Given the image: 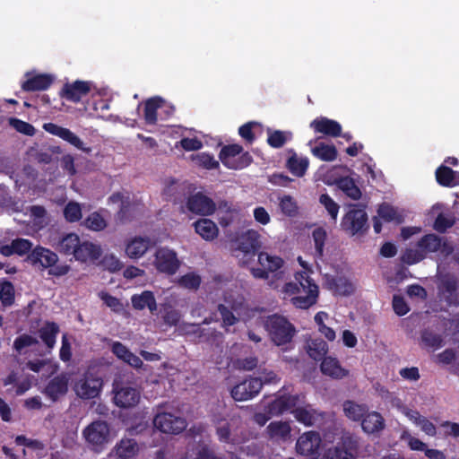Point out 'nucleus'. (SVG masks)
<instances>
[{"label": "nucleus", "mask_w": 459, "mask_h": 459, "mask_svg": "<svg viewBox=\"0 0 459 459\" xmlns=\"http://www.w3.org/2000/svg\"><path fill=\"white\" fill-rule=\"evenodd\" d=\"M294 280V281L285 283L283 291L289 296L299 292H306V295L292 297L290 299L291 304L301 309L311 307L317 301L318 286L306 271L297 272Z\"/></svg>", "instance_id": "obj_1"}, {"label": "nucleus", "mask_w": 459, "mask_h": 459, "mask_svg": "<svg viewBox=\"0 0 459 459\" xmlns=\"http://www.w3.org/2000/svg\"><path fill=\"white\" fill-rule=\"evenodd\" d=\"M25 262L41 271L48 269L50 276L61 277L66 275L71 267L66 264H57L58 255L49 248L36 246L25 258Z\"/></svg>", "instance_id": "obj_2"}, {"label": "nucleus", "mask_w": 459, "mask_h": 459, "mask_svg": "<svg viewBox=\"0 0 459 459\" xmlns=\"http://www.w3.org/2000/svg\"><path fill=\"white\" fill-rule=\"evenodd\" d=\"M261 322L270 340L277 346L290 343L296 333L294 325L284 316L269 315L261 317Z\"/></svg>", "instance_id": "obj_3"}, {"label": "nucleus", "mask_w": 459, "mask_h": 459, "mask_svg": "<svg viewBox=\"0 0 459 459\" xmlns=\"http://www.w3.org/2000/svg\"><path fill=\"white\" fill-rule=\"evenodd\" d=\"M359 448V437L351 432H342L337 442L325 450L324 459H357Z\"/></svg>", "instance_id": "obj_4"}, {"label": "nucleus", "mask_w": 459, "mask_h": 459, "mask_svg": "<svg viewBox=\"0 0 459 459\" xmlns=\"http://www.w3.org/2000/svg\"><path fill=\"white\" fill-rule=\"evenodd\" d=\"M368 220L365 209L359 207L358 204H351L342 219L341 229L351 236L363 235L369 228Z\"/></svg>", "instance_id": "obj_5"}, {"label": "nucleus", "mask_w": 459, "mask_h": 459, "mask_svg": "<svg viewBox=\"0 0 459 459\" xmlns=\"http://www.w3.org/2000/svg\"><path fill=\"white\" fill-rule=\"evenodd\" d=\"M219 158L221 163L230 169H242L253 161L252 156L243 152V147L239 144H228L221 148Z\"/></svg>", "instance_id": "obj_6"}, {"label": "nucleus", "mask_w": 459, "mask_h": 459, "mask_svg": "<svg viewBox=\"0 0 459 459\" xmlns=\"http://www.w3.org/2000/svg\"><path fill=\"white\" fill-rule=\"evenodd\" d=\"M103 385V379L97 371L89 369L75 384V392L82 399H93L99 396Z\"/></svg>", "instance_id": "obj_7"}, {"label": "nucleus", "mask_w": 459, "mask_h": 459, "mask_svg": "<svg viewBox=\"0 0 459 459\" xmlns=\"http://www.w3.org/2000/svg\"><path fill=\"white\" fill-rule=\"evenodd\" d=\"M109 426L104 420L91 422L83 430V437L96 452L102 451L109 440Z\"/></svg>", "instance_id": "obj_8"}, {"label": "nucleus", "mask_w": 459, "mask_h": 459, "mask_svg": "<svg viewBox=\"0 0 459 459\" xmlns=\"http://www.w3.org/2000/svg\"><path fill=\"white\" fill-rule=\"evenodd\" d=\"M420 248L425 257L429 254L440 252L444 256L447 257L454 252L453 245L446 238L440 237L435 233H429L422 236L416 244Z\"/></svg>", "instance_id": "obj_9"}, {"label": "nucleus", "mask_w": 459, "mask_h": 459, "mask_svg": "<svg viewBox=\"0 0 459 459\" xmlns=\"http://www.w3.org/2000/svg\"><path fill=\"white\" fill-rule=\"evenodd\" d=\"M153 424L160 431L173 435L181 433L187 426L183 417L175 416L169 412L158 413L154 417Z\"/></svg>", "instance_id": "obj_10"}, {"label": "nucleus", "mask_w": 459, "mask_h": 459, "mask_svg": "<svg viewBox=\"0 0 459 459\" xmlns=\"http://www.w3.org/2000/svg\"><path fill=\"white\" fill-rule=\"evenodd\" d=\"M92 83L89 81L76 80L74 82L64 83L59 91L61 99L73 103H79L91 91Z\"/></svg>", "instance_id": "obj_11"}, {"label": "nucleus", "mask_w": 459, "mask_h": 459, "mask_svg": "<svg viewBox=\"0 0 459 459\" xmlns=\"http://www.w3.org/2000/svg\"><path fill=\"white\" fill-rule=\"evenodd\" d=\"M437 293L448 306H459L458 280L453 274H445L437 285Z\"/></svg>", "instance_id": "obj_12"}, {"label": "nucleus", "mask_w": 459, "mask_h": 459, "mask_svg": "<svg viewBox=\"0 0 459 459\" xmlns=\"http://www.w3.org/2000/svg\"><path fill=\"white\" fill-rule=\"evenodd\" d=\"M262 389V382L257 377L246 378L230 390L231 397L238 402L247 401L256 396Z\"/></svg>", "instance_id": "obj_13"}, {"label": "nucleus", "mask_w": 459, "mask_h": 459, "mask_svg": "<svg viewBox=\"0 0 459 459\" xmlns=\"http://www.w3.org/2000/svg\"><path fill=\"white\" fill-rule=\"evenodd\" d=\"M186 207L192 213L208 216L215 212L216 204L209 196L198 192L187 197Z\"/></svg>", "instance_id": "obj_14"}, {"label": "nucleus", "mask_w": 459, "mask_h": 459, "mask_svg": "<svg viewBox=\"0 0 459 459\" xmlns=\"http://www.w3.org/2000/svg\"><path fill=\"white\" fill-rule=\"evenodd\" d=\"M176 252L169 248H158L155 253L154 265L159 272L172 275L179 268Z\"/></svg>", "instance_id": "obj_15"}, {"label": "nucleus", "mask_w": 459, "mask_h": 459, "mask_svg": "<svg viewBox=\"0 0 459 459\" xmlns=\"http://www.w3.org/2000/svg\"><path fill=\"white\" fill-rule=\"evenodd\" d=\"M324 288L340 296H350L354 292L351 281L343 275L325 273L323 276Z\"/></svg>", "instance_id": "obj_16"}, {"label": "nucleus", "mask_w": 459, "mask_h": 459, "mask_svg": "<svg viewBox=\"0 0 459 459\" xmlns=\"http://www.w3.org/2000/svg\"><path fill=\"white\" fill-rule=\"evenodd\" d=\"M321 437L316 431H307L302 434L296 444L297 452L302 455H315L321 445Z\"/></svg>", "instance_id": "obj_17"}, {"label": "nucleus", "mask_w": 459, "mask_h": 459, "mask_svg": "<svg viewBox=\"0 0 459 459\" xmlns=\"http://www.w3.org/2000/svg\"><path fill=\"white\" fill-rule=\"evenodd\" d=\"M43 128L48 133L56 135L61 138L62 140L69 143L78 150L86 152L90 151V149L84 148L82 141L68 128L60 126L51 122L44 124Z\"/></svg>", "instance_id": "obj_18"}, {"label": "nucleus", "mask_w": 459, "mask_h": 459, "mask_svg": "<svg viewBox=\"0 0 459 459\" xmlns=\"http://www.w3.org/2000/svg\"><path fill=\"white\" fill-rule=\"evenodd\" d=\"M43 128L48 133L56 135L61 138L62 140L69 143L78 150L86 152L90 151V149L84 148L82 141L68 128L60 126L51 122L44 124Z\"/></svg>", "instance_id": "obj_19"}, {"label": "nucleus", "mask_w": 459, "mask_h": 459, "mask_svg": "<svg viewBox=\"0 0 459 459\" xmlns=\"http://www.w3.org/2000/svg\"><path fill=\"white\" fill-rule=\"evenodd\" d=\"M315 133L322 134L330 137H339L342 133V126L336 120L326 117H318L309 125Z\"/></svg>", "instance_id": "obj_20"}, {"label": "nucleus", "mask_w": 459, "mask_h": 459, "mask_svg": "<svg viewBox=\"0 0 459 459\" xmlns=\"http://www.w3.org/2000/svg\"><path fill=\"white\" fill-rule=\"evenodd\" d=\"M299 402V395L282 394L275 398L267 405V412L273 416H279L287 411L293 410Z\"/></svg>", "instance_id": "obj_21"}, {"label": "nucleus", "mask_w": 459, "mask_h": 459, "mask_svg": "<svg viewBox=\"0 0 459 459\" xmlns=\"http://www.w3.org/2000/svg\"><path fill=\"white\" fill-rule=\"evenodd\" d=\"M68 377L65 374L54 377L44 388V394L51 401L56 402L68 391Z\"/></svg>", "instance_id": "obj_22"}, {"label": "nucleus", "mask_w": 459, "mask_h": 459, "mask_svg": "<svg viewBox=\"0 0 459 459\" xmlns=\"http://www.w3.org/2000/svg\"><path fill=\"white\" fill-rule=\"evenodd\" d=\"M291 413L297 421L307 427L315 425L317 421L323 420L325 418V412L313 409L310 404L294 407Z\"/></svg>", "instance_id": "obj_23"}, {"label": "nucleus", "mask_w": 459, "mask_h": 459, "mask_svg": "<svg viewBox=\"0 0 459 459\" xmlns=\"http://www.w3.org/2000/svg\"><path fill=\"white\" fill-rule=\"evenodd\" d=\"M73 255L79 262L95 261L101 255V248L91 242L80 240Z\"/></svg>", "instance_id": "obj_24"}, {"label": "nucleus", "mask_w": 459, "mask_h": 459, "mask_svg": "<svg viewBox=\"0 0 459 459\" xmlns=\"http://www.w3.org/2000/svg\"><path fill=\"white\" fill-rule=\"evenodd\" d=\"M114 401L116 405L120 408H132L138 404L140 393L133 387H122L116 392Z\"/></svg>", "instance_id": "obj_25"}, {"label": "nucleus", "mask_w": 459, "mask_h": 459, "mask_svg": "<svg viewBox=\"0 0 459 459\" xmlns=\"http://www.w3.org/2000/svg\"><path fill=\"white\" fill-rule=\"evenodd\" d=\"M132 307L135 310H143L148 308L151 314L157 312V302L154 293L151 290H143L140 294H134L131 297Z\"/></svg>", "instance_id": "obj_26"}, {"label": "nucleus", "mask_w": 459, "mask_h": 459, "mask_svg": "<svg viewBox=\"0 0 459 459\" xmlns=\"http://www.w3.org/2000/svg\"><path fill=\"white\" fill-rule=\"evenodd\" d=\"M54 76L48 74H39L28 78L22 84L24 91H45L54 82Z\"/></svg>", "instance_id": "obj_27"}, {"label": "nucleus", "mask_w": 459, "mask_h": 459, "mask_svg": "<svg viewBox=\"0 0 459 459\" xmlns=\"http://www.w3.org/2000/svg\"><path fill=\"white\" fill-rule=\"evenodd\" d=\"M321 372L334 379H342L349 374V371L343 368L339 360L333 357H325L320 365Z\"/></svg>", "instance_id": "obj_28"}, {"label": "nucleus", "mask_w": 459, "mask_h": 459, "mask_svg": "<svg viewBox=\"0 0 459 459\" xmlns=\"http://www.w3.org/2000/svg\"><path fill=\"white\" fill-rule=\"evenodd\" d=\"M238 249L245 254L255 253L260 247L259 234L255 230H247L237 239Z\"/></svg>", "instance_id": "obj_29"}, {"label": "nucleus", "mask_w": 459, "mask_h": 459, "mask_svg": "<svg viewBox=\"0 0 459 459\" xmlns=\"http://www.w3.org/2000/svg\"><path fill=\"white\" fill-rule=\"evenodd\" d=\"M193 225L195 232L205 240H213L219 234V229L217 225L210 219H199L195 221Z\"/></svg>", "instance_id": "obj_30"}, {"label": "nucleus", "mask_w": 459, "mask_h": 459, "mask_svg": "<svg viewBox=\"0 0 459 459\" xmlns=\"http://www.w3.org/2000/svg\"><path fill=\"white\" fill-rule=\"evenodd\" d=\"M361 428L368 434L379 432L385 428L384 418L379 412L367 411L361 420Z\"/></svg>", "instance_id": "obj_31"}, {"label": "nucleus", "mask_w": 459, "mask_h": 459, "mask_svg": "<svg viewBox=\"0 0 459 459\" xmlns=\"http://www.w3.org/2000/svg\"><path fill=\"white\" fill-rule=\"evenodd\" d=\"M186 184L173 179L164 187L162 194L167 201L177 204L182 202L186 194Z\"/></svg>", "instance_id": "obj_32"}, {"label": "nucleus", "mask_w": 459, "mask_h": 459, "mask_svg": "<svg viewBox=\"0 0 459 459\" xmlns=\"http://www.w3.org/2000/svg\"><path fill=\"white\" fill-rule=\"evenodd\" d=\"M309 166V160L307 157H299L295 152L288 158L286 161V168L290 172L298 177L302 178L305 176Z\"/></svg>", "instance_id": "obj_33"}, {"label": "nucleus", "mask_w": 459, "mask_h": 459, "mask_svg": "<svg viewBox=\"0 0 459 459\" xmlns=\"http://www.w3.org/2000/svg\"><path fill=\"white\" fill-rule=\"evenodd\" d=\"M163 103V99L159 96L150 98L144 102L143 118L147 125H156L158 120L157 111L162 107Z\"/></svg>", "instance_id": "obj_34"}, {"label": "nucleus", "mask_w": 459, "mask_h": 459, "mask_svg": "<svg viewBox=\"0 0 459 459\" xmlns=\"http://www.w3.org/2000/svg\"><path fill=\"white\" fill-rule=\"evenodd\" d=\"M186 459H216V453L210 445L199 441L188 450Z\"/></svg>", "instance_id": "obj_35"}, {"label": "nucleus", "mask_w": 459, "mask_h": 459, "mask_svg": "<svg viewBox=\"0 0 459 459\" xmlns=\"http://www.w3.org/2000/svg\"><path fill=\"white\" fill-rule=\"evenodd\" d=\"M149 244L148 238L142 237L134 238L127 243L126 253L130 258H139L146 253Z\"/></svg>", "instance_id": "obj_36"}, {"label": "nucleus", "mask_w": 459, "mask_h": 459, "mask_svg": "<svg viewBox=\"0 0 459 459\" xmlns=\"http://www.w3.org/2000/svg\"><path fill=\"white\" fill-rule=\"evenodd\" d=\"M138 452V444L134 439L125 438L116 446L117 459H133Z\"/></svg>", "instance_id": "obj_37"}, {"label": "nucleus", "mask_w": 459, "mask_h": 459, "mask_svg": "<svg viewBox=\"0 0 459 459\" xmlns=\"http://www.w3.org/2000/svg\"><path fill=\"white\" fill-rule=\"evenodd\" d=\"M59 333V326L55 322H46L39 330V337L48 348H53L56 344V335Z\"/></svg>", "instance_id": "obj_38"}, {"label": "nucleus", "mask_w": 459, "mask_h": 459, "mask_svg": "<svg viewBox=\"0 0 459 459\" xmlns=\"http://www.w3.org/2000/svg\"><path fill=\"white\" fill-rule=\"evenodd\" d=\"M79 241L80 238L77 234L67 233L59 239L56 249L65 255H74Z\"/></svg>", "instance_id": "obj_39"}, {"label": "nucleus", "mask_w": 459, "mask_h": 459, "mask_svg": "<svg viewBox=\"0 0 459 459\" xmlns=\"http://www.w3.org/2000/svg\"><path fill=\"white\" fill-rule=\"evenodd\" d=\"M312 154L323 161H333L336 160L338 152L333 144L319 143L311 150Z\"/></svg>", "instance_id": "obj_40"}, {"label": "nucleus", "mask_w": 459, "mask_h": 459, "mask_svg": "<svg viewBox=\"0 0 459 459\" xmlns=\"http://www.w3.org/2000/svg\"><path fill=\"white\" fill-rule=\"evenodd\" d=\"M258 263L262 267L266 269L268 273H275L284 264V261L281 257L278 255H272L267 252L259 253Z\"/></svg>", "instance_id": "obj_41"}, {"label": "nucleus", "mask_w": 459, "mask_h": 459, "mask_svg": "<svg viewBox=\"0 0 459 459\" xmlns=\"http://www.w3.org/2000/svg\"><path fill=\"white\" fill-rule=\"evenodd\" d=\"M455 171L451 168L441 165L436 170V179L442 186L451 187L459 184V180L455 178Z\"/></svg>", "instance_id": "obj_42"}, {"label": "nucleus", "mask_w": 459, "mask_h": 459, "mask_svg": "<svg viewBox=\"0 0 459 459\" xmlns=\"http://www.w3.org/2000/svg\"><path fill=\"white\" fill-rule=\"evenodd\" d=\"M338 187L352 200H359L361 197V191L356 185L353 178L350 177L341 178L338 180Z\"/></svg>", "instance_id": "obj_43"}, {"label": "nucleus", "mask_w": 459, "mask_h": 459, "mask_svg": "<svg viewBox=\"0 0 459 459\" xmlns=\"http://www.w3.org/2000/svg\"><path fill=\"white\" fill-rule=\"evenodd\" d=\"M343 411L350 420L359 421L365 416L368 408L366 405L358 404L353 401H346L343 403Z\"/></svg>", "instance_id": "obj_44"}, {"label": "nucleus", "mask_w": 459, "mask_h": 459, "mask_svg": "<svg viewBox=\"0 0 459 459\" xmlns=\"http://www.w3.org/2000/svg\"><path fill=\"white\" fill-rule=\"evenodd\" d=\"M312 238L315 247V255L322 259L325 255V245L327 239V232L323 227H317L312 231Z\"/></svg>", "instance_id": "obj_45"}, {"label": "nucleus", "mask_w": 459, "mask_h": 459, "mask_svg": "<svg viewBox=\"0 0 459 459\" xmlns=\"http://www.w3.org/2000/svg\"><path fill=\"white\" fill-rule=\"evenodd\" d=\"M328 351L327 343L322 339L311 340L308 344L307 353L309 357L316 361L323 360Z\"/></svg>", "instance_id": "obj_46"}, {"label": "nucleus", "mask_w": 459, "mask_h": 459, "mask_svg": "<svg viewBox=\"0 0 459 459\" xmlns=\"http://www.w3.org/2000/svg\"><path fill=\"white\" fill-rule=\"evenodd\" d=\"M279 206L281 212L287 217H296L299 213V205L297 201L289 195L280 198Z\"/></svg>", "instance_id": "obj_47"}, {"label": "nucleus", "mask_w": 459, "mask_h": 459, "mask_svg": "<svg viewBox=\"0 0 459 459\" xmlns=\"http://www.w3.org/2000/svg\"><path fill=\"white\" fill-rule=\"evenodd\" d=\"M377 215L386 222L395 221L402 223V216L397 213L396 209L387 203H383L377 209Z\"/></svg>", "instance_id": "obj_48"}, {"label": "nucleus", "mask_w": 459, "mask_h": 459, "mask_svg": "<svg viewBox=\"0 0 459 459\" xmlns=\"http://www.w3.org/2000/svg\"><path fill=\"white\" fill-rule=\"evenodd\" d=\"M455 224V218L453 214H445L440 212L436 217L433 229L440 233H446L450 228H452Z\"/></svg>", "instance_id": "obj_49"}, {"label": "nucleus", "mask_w": 459, "mask_h": 459, "mask_svg": "<svg viewBox=\"0 0 459 459\" xmlns=\"http://www.w3.org/2000/svg\"><path fill=\"white\" fill-rule=\"evenodd\" d=\"M267 432L271 437H287L290 433V427L288 422L273 421L267 426Z\"/></svg>", "instance_id": "obj_50"}, {"label": "nucleus", "mask_w": 459, "mask_h": 459, "mask_svg": "<svg viewBox=\"0 0 459 459\" xmlns=\"http://www.w3.org/2000/svg\"><path fill=\"white\" fill-rule=\"evenodd\" d=\"M0 288V300L4 307H10L14 303L15 290L13 283L9 281H4Z\"/></svg>", "instance_id": "obj_51"}, {"label": "nucleus", "mask_w": 459, "mask_h": 459, "mask_svg": "<svg viewBox=\"0 0 459 459\" xmlns=\"http://www.w3.org/2000/svg\"><path fill=\"white\" fill-rule=\"evenodd\" d=\"M39 341L27 333H23L15 338L13 342V349L17 351L18 354L25 353L24 350L26 348L37 345Z\"/></svg>", "instance_id": "obj_52"}, {"label": "nucleus", "mask_w": 459, "mask_h": 459, "mask_svg": "<svg viewBox=\"0 0 459 459\" xmlns=\"http://www.w3.org/2000/svg\"><path fill=\"white\" fill-rule=\"evenodd\" d=\"M221 316V326L228 331L230 326L236 325L238 322V317L236 316L231 309L224 304H219L217 307Z\"/></svg>", "instance_id": "obj_53"}, {"label": "nucleus", "mask_w": 459, "mask_h": 459, "mask_svg": "<svg viewBox=\"0 0 459 459\" xmlns=\"http://www.w3.org/2000/svg\"><path fill=\"white\" fill-rule=\"evenodd\" d=\"M64 216L68 222H77L82 219V208L76 202H69L64 208Z\"/></svg>", "instance_id": "obj_54"}, {"label": "nucleus", "mask_w": 459, "mask_h": 459, "mask_svg": "<svg viewBox=\"0 0 459 459\" xmlns=\"http://www.w3.org/2000/svg\"><path fill=\"white\" fill-rule=\"evenodd\" d=\"M162 319L165 325L169 326H177L181 319V314L171 305H164Z\"/></svg>", "instance_id": "obj_55"}, {"label": "nucleus", "mask_w": 459, "mask_h": 459, "mask_svg": "<svg viewBox=\"0 0 459 459\" xmlns=\"http://www.w3.org/2000/svg\"><path fill=\"white\" fill-rule=\"evenodd\" d=\"M84 226L94 231H100L107 226L104 218L97 212L91 213L84 221Z\"/></svg>", "instance_id": "obj_56"}, {"label": "nucleus", "mask_w": 459, "mask_h": 459, "mask_svg": "<svg viewBox=\"0 0 459 459\" xmlns=\"http://www.w3.org/2000/svg\"><path fill=\"white\" fill-rule=\"evenodd\" d=\"M421 339L425 345L433 349H438L443 344V338L441 334L434 333L429 329H426L422 332Z\"/></svg>", "instance_id": "obj_57"}, {"label": "nucleus", "mask_w": 459, "mask_h": 459, "mask_svg": "<svg viewBox=\"0 0 459 459\" xmlns=\"http://www.w3.org/2000/svg\"><path fill=\"white\" fill-rule=\"evenodd\" d=\"M319 203L325 208L332 219L336 220L340 206L328 194L319 196Z\"/></svg>", "instance_id": "obj_58"}, {"label": "nucleus", "mask_w": 459, "mask_h": 459, "mask_svg": "<svg viewBox=\"0 0 459 459\" xmlns=\"http://www.w3.org/2000/svg\"><path fill=\"white\" fill-rule=\"evenodd\" d=\"M202 282L201 276L195 273H188L178 280L180 286L188 290H197Z\"/></svg>", "instance_id": "obj_59"}, {"label": "nucleus", "mask_w": 459, "mask_h": 459, "mask_svg": "<svg viewBox=\"0 0 459 459\" xmlns=\"http://www.w3.org/2000/svg\"><path fill=\"white\" fill-rule=\"evenodd\" d=\"M12 243L15 255L19 256H23L25 255H28V254H30V252L33 249L32 242L27 238H17L12 240Z\"/></svg>", "instance_id": "obj_60"}, {"label": "nucleus", "mask_w": 459, "mask_h": 459, "mask_svg": "<svg viewBox=\"0 0 459 459\" xmlns=\"http://www.w3.org/2000/svg\"><path fill=\"white\" fill-rule=\"evenodd\" d=\"M10 126H12L17 132L22 133L28 136H32L35 134V127L23 120H21L16 117H12L9 120Z\"/></svg>", "instance_id": "obj_61"}, {"label": "nucleus", "mask_w": 459, "mask_h": 459, "mask_svg": "<svg viewBox=\"0 0 459 459\" xmlns=\"http://www.w3.org/2000/svg\"><path fill=\"white\" fill-rule=\"evenodd\" d=\"M425 258V255L422 253L421 249L417 247L415 249H406L402 255V261L409 265L418 264Z\"/></svg>", "instance_id": "obj_62"}, {"label": "nucleus", "mask_w": 459, "mask_h": 459, "mask_svg": "<svg viewBox=\"0 0 459 459\" xmlns=\"http://www.w3.org/2000/svg\"><path fill=\"white\" fill-rule=\"evenodd\" d=\"M194 160L199 167L206 169H213L219 168V161H217L214 157L209 153L202 152L196 155Z\"/></svg>", "instance_id": "obj_63"}, {"label": "nucleus", "mask_w": 459, "mask_h": 459, "mask_svg": "<svg viewBox=\"0 0 459 459\" xmlns=\"http://www.w3.org/2000/svg\"><path fill=\"white\" fill-rule=\"evenodd\" d=\"M401 440L407 441L408 446L412 451H424L427 448V445L417 437L411 435L408 430L403 431L400 437Z\"/></svg>", "instance_id": "obj_64"}]
</instances>
